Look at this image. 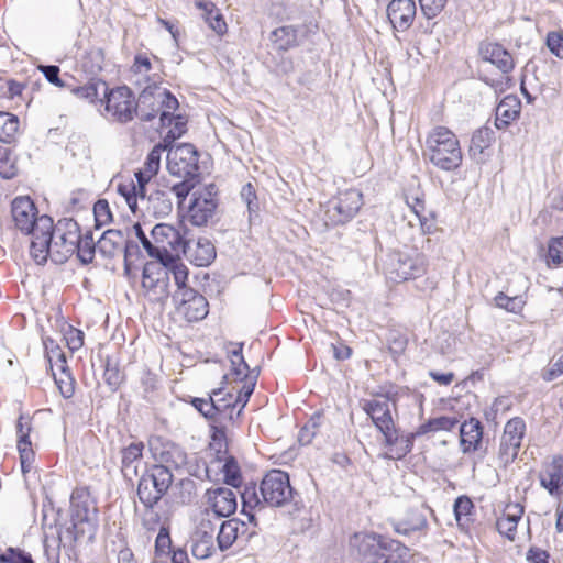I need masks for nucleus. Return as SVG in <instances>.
<instances>
[{"instance_id": "1", "label": "nucleus", "mask_w": 563, "mask_h": 563, "mask_svg": "<svg viewBox=\"0 0 563 563\" xmlns=\"http://www.w3.org/2000/svg\"><path fill=\"white\" fill-rule=\"evenodd\" d=\"M80 228L71 218H63L54 224L46 214L41 216L37 238L31 240L30 255L38 265L48 258L55 264H64L75 254L79 243Z\"/></svg>"}, {"instance_id": "2", "label": "nucleus", "mask_w": 563, "mask_h": 563, "mask_svg": "<svg viewBox=\"0 0 563 563\" xmlns=\"http://www.w3.org/2000/svg\"><path fill=\"white\" fill-rule=\"evenodd\" d=\"M351 548L365 563H408L411 551L400 541L376 533H355Z\"/></svg>"}, {"instance_id": "3", "label": "nucleus", "mask_w": 563, "mask_h": 563, "mask_svg": "<svg viewBox=\"0 0 563 563\" xmlns=\"http://www.w3.org/2000/svg\"><path fill=\"white\" fill-rule=\"evenodd\" d=\"M423 156L435 167L445 172L457 169L463 159L456 135L445 126H435L429 132Z\"/></svg>"}, {"instance_id": "4", "label": "nucleus", "mask_w": 563, "mask_h": 563, "mask_svg": "<svg viewBox=\"0 0 563 563\" xmlns=\"http://www.w3.org/2000/svg\"><path fill=\"white\" fill-rule=\"evenodd\" d=\"M71 526L58 533L59 541L65 538L70 542L87 536L93 539L98 530V509L89 493L76 489L71 494Z\"/></svg>"}, {"instance_id": "5", "label": "nucleus", "mask_w": 563, "mask_h": 563, "mask_svg": "<svg viewBox=\"0 0 563 563\" xmlns=\"http://www.w3.org/2000/svg\"><path fill=\"white\" fill-rule=\"evenodd\" d=\"M260 494L269 507H289L288 512L295 514L302 508L300 495L290 485L289 475L282 470H271L260 484Z\"/></svg>"}, {"instance_id": "6", "label": "nucleus", "mask_w": 563, "mask_h": 563, "mask_svg": "<svg viewBox=\"0 0 563 563\" xmlns=\"http://www.w3.org/2000/svg\"><path fill=\"white\" fill-rule=\"evenodd\" d=\"M428 262L423 254L394 251L387 254L384 262V274L395 283L406 282L422 276L427 272Z\"/></svg>"}, {"instance_id": "7", "label": "nucleus", "mask_w": 563, "mask_h": 563, "mask_svg": "<svg viewBox=\"0 0 563 563\" xmlns=\"http://www.w3.org/2000/svg\"><path fill=\"white\" fill-rule=\"evenodd\" d=\"M478 54L484 62L493 64L501 73V76L497 79L487 76L481 77V79L496 92H501L509 88L510 78L507 75L515 67L511 54L501 44L494 42H482L478 47Z\"/></svg>"}, {"instance_id": "8", "label": "nucleus", "mask_w": 563, "mask_h": 563, "mask_svg": "<svg viewBox=\"0 0 563 563\" xmlns=\"http://www.w3.org/2000/svg\"><path fill=\"white\" fill-rule=\"evenodd\" d=\"M219 206V190L210 183L192 191L188 207V219L192 225L203 227L216 216Z\"/></svg>"}, {"instance_id": "9", "label": "nucleus", "mask_w": 563, "mask_h": 563, "mask_svg": "<svg viewBox=\"0 0 563 563\" xmlns=\"http://www.w3.org/2000/svg\"><path fill=\"white\" fill-rule=\"evenodd\" d=\"M173 483V474L167 466L152 465L141 477L137 485L140 503H159Z\"/></svg>"}, {"instance_id": "10", "label": "nucleus", "mask_w": 563, "mask_h": 563, "mask_svg": "<svg viewBox=\"0 0 563 563\" xmlns=\"http://www.w3.org/2000/svg\"><path fill=\"white\" fill-rule=\"evenodd\" d=\"M153 258L164 262L178 257L186 249V240L173 225L166 223L156 224L152 231Z\"/></svg>"}, {"instance_id": "11", "label": "nucleus", "mask_w": 563, "mask_h": 563, "mask_svg": "<svg viewBox=\"0 0 563 563\" xmlns=\"http://www.w3.org/2000/svg\"><path fill=\"white\" fill-rule=\"evenodd\" d=\"M362 408L371 417L374 426L384 435L386 446L397 444L399 434L391 417L389 399L379 397L364 400Z\"/></svg>"}, {"instance_id": "12", "label": "nucleus", "mask_w": 563, "mask_h": 563, "mask_svg": "<svg viewBox=\"0 0 563 563\" xmlns=\"http://www.w3.org/2000/svg\"><path fill=\"white\" fill-rule=\"evenodd\" d=\"M363 206V194L357 189L341 191L328 202L325 216L333 224H344L352 220Z\"/></svg>"}, {"instance_id": "13", "label": "nucleus", "mask_w": 563, "mask_h": 563, "mask_svg": "<svg viewBox=\"0 0 563 563\" xmlns=\"http://www.w3.org/2000/svg\"><path fill=\"white\" fill-rule=\"evenodd\" d=\"M525 434L526 422L522 418L515 417L507 421L500 437L497 454L500 466L507 467L517 459Z\"/></svg>"}, {"instance_id": "14", "label": "nucleus", "mask_w": 563, "mask_h": 563, "mask_svg": "<svg viewBox=\"0 0 563 563\" xmlns=\"http://www.w3.org/2000/svg\"><path fill=\"white\" fill-rule=\"evenodd\" d=\"M167 150V169L172 176L199 178V155L192 144L183 143Z\"/></svg>"}, {"instance_id": "15", "label": "nucleus", "mask_w": 563, "mask_h": 563, "mask_svg": "<svg viewBox=\"0 0 563 563\" xmlns=\"http://www.w3.org/2000/svg\"><path fill=\"white\" fill-rule=\"evenodd\" d=\"M106 110L121 123H126L137 115V103L131 89L126 86L117 87L103 92Z\"/></svg>"}, {"instance_id": "16", "label": "nucleus", "mask_w": 563, "mask_h": 563, "mask_svg": "<svg viewBox=\"0 0 563 563\" xmlns=\"http://www.w3.org/2000/svg\"><path fill=\"white\" fill-rule=\"evenodd\" d=\"M142 287L152 301L168 298V269L163 264L146 263L142 273Z\"/></svg>"}, {"instance_id": "17", "label": "nucleus", "mask_w": 563, "mask_h": 563, "mask_svg": "<svg viewBox=\"0 0 563 563\" xmlns=\"http://www.w3.org/2000/svg\"><path fill=\"white\" fill-rule=\"evenodd\" d=\"M184 291H175L173 295L177 313L184 316L188 322L205 319L209 312L207 299L195 289Z\"/></svg>"}, {"instance_id": "18", "label": "nucleus", "mask_w": 563, "mask_h": 563, "mask_svg": "<svg viewBox=\"0 0 563 563\" xmlns=\"http://www.w3.org/2000/svg\"><path fill=\"white\" fill-rule=\"evenodd\" d=\"M11 213L15 227L23 233L31 234L32 240L37 238V209L30 197H16L11 203Z\"/></svg>"}, {"instance_id": "19", "label": "nucleus", "mask_w": 563, "mask_h": 563, "mask_svg": "<svg viewBox=\"0 0 563 563\" xmlns=\"http://www.w3.org/2000/svg\"><path fill=\"white\" fill-rule=\"evenodd\" d=\"M256 534L255 527L250 528L244 521L232 518L224 520L217 534V545L220 551L229 550L239 539L249 540Z\"/></svg>"}, {"instance_id": "20", "label": "nucleus", "mask_w": 563, "mask_h": 563, "mask_svg": "<svg viewBox=\"0 0 563 563\" xmlns=\"http://www.w3.org/2000/svg\"><path fill=\"white\" fill-rule=\"evenodd\" d=\"M214 527L209 519H202L191 536V553L196 559L205 560L213 555Z\"/></svg>"}, {"instance_id": "21", "label": "nucleus", "mask_w": 563, "mask_h": 563, "mask_svg": "<svg viewBox=\"0 0 563 563\" xmlns=\"http://www.w3.org/2000/svg\"><path fill=\"white\" fill-rule=\"evenodd\" d=\"M206 498L208 507L218 517H229L238 508L236 493L228 487L209 488Z\"/></svg>"}, {"instance_id": "22", "label": "nucleus", "mask_w": 563, "mask_h": 563, "mask_svg": "<svg viewBox=\"0 0 563 563\" xmlns=\"http://www.w3.org/2000/svg\"><path fill=\"white\" fill-rule=\"evenodd\" d=\"M416 12L413 0H391L387 7L388 20L398 32H405L412 25Z\"/></svg>"}, {"instance_id": "23", "label": "nucleus", "mask_w": 563, "mask_h": 563, "mask_svg": "<svg viewBox=\"0 0 563 563\" xmlns=\"http://www.w3.org/2000/svg\"><path fill=\"white\" fill-rule=\"evenodd\" d=\"M212 402H214L217 423L222 424L224 421L234 422L236 418L238 405L235 394L224 387L213 389L211 393Z\"/></svg>"}, {"instance_id": "24", "label": "nucleus", "mask_w": 563, "mask_h": 563, "mask_svg": "<svg viewBox=\"0 0 563 563\" xmlns=\"http://www.w3.org/2000/svg\"><path fill=\"white\" fill-rule=\"evenodd\" d=\"M428 514H433V511L426 505H421L417 508H410L402 519L394 523V530L397 533L405 536L412 532H422L426 534L428 529Z\"/></svg>"}, {"instance_id": "25", "label": "nucleus", "mask_w": 563, "mask_h": 563, "mask_svg": "<svg viewBox=\"0 0 563 563\" xmlns=\"http://www.w3.org/2000/svg\"><path fill=\"white\" fill-rule=\"evenodd\" d=\"M540 485L549 492L551 496H558L563 486V456L555 455L544 464L539 475Z\"/></svg>"}, {"instance_id": "26", "label": "nucleus", "mask_w": 563, "mask_h": 563, "mask_svg": "<svg viewBox=\"0 0 563 563\" xmlns=\"http://www.w3.org/2000/svg\"><path fill=\"white\" fill-rule=\"evenodd\" d=\"M181 253L198 267L208 266L216 258V247L207 238H199L194 245L186 241V249Z\"/></svg>"}, {"instance_id": "27", "label": "nucleus", "mask_w": 563, "mask_h": 563, "mask_svg": "<svg viewBox=\"0 0 563 563\" xmlns=\"http://www.w3.org/2000/svg\"><path fill=\"white\" fill-rule=\"evenodd\" d=\"M161 90L159 86H147L139 96L137 103V115L144 122H150L161 111V100L157 98V91Z\"/></svg>"}, {"instance_id": "28", "label": "nucleus", "mask_w": 563, "mask_h": 563, "mask_svg": "<svg viewBox=\"0 0 563 563\" xmlns=\"http://www.w3.org/2000/svg\"><path fill=\"white\" fill-rule=\"evenodd\" d=\"M124 245L125 233L115 229L104 231L96 243L97 252L107 258L121 254Z\"/></svg>"}, {"instance_id": "29", "label": "nucleus", "mask_w": 563, "mask_h": 563, "mask_svg": "<svg viewBox=\"0 0 563 563\" xmlns=\"http://www.w3.org/2000/svg\"><path fill=\"white\" fill-rule=\"evenodd\" d=\"M461 448L463 453L478 450L483 439V426L476 418H470L460 427Z\"/></svg>"}, {"instance_id": "30", "label": "nucleus", "mask_w": 563, "mask_h": 563, "mask_svg": "<svg viewBox=\"0 0 563 563\" xmlns=\"http://www.w3.org/2000/svg\"><path fill=\"white\" fill-rule=\"evenodd\" d=\"M525 512V507L519 503H509L504 509L503 516L497 520V529L500 534L509 540H515L517 526Z\"/></svg>"}, {"instance_id": "31", "label": "nucleus", "mask_w": 563, "mask_h": 563, "mask_svg": "<svg viewBox=\"0 0 563 563\" xmlns=\"http://www.w3.org/2000/svg\"><path fill=\"white\" fill-rule=\"evenodd\" d=\"M143 442H133L121 451V471L125 478L132 479L137 475L139 465L143 459Z\"/></svg>"}, {"instance_id": "32", "label": "nucleus", "mask_w": 563, "mask_h": 563, "mask_svg": "<svg viewBox=\"0 0 563 563\" xmlns=\"http://www.w3.org/2000/svg\"><path fill=\"white\" fill-rule=\"evenodd\" d=\"M521 102L514 96H506L496 107L495 125L497 129L508 126L520 113Z\"/></svg>"}, {"instance_id": "33", "label": "nucleus", "mask_w": 563, "mask_h": 563, "mask_svg": "<svg viewBox=\"0 0 563 563\" xmlns=\"http://www.w3.org/2000/svg\"><path fill=\"white\" fill-rule=\"evenodd\" d=\"M195 4L202 11V18L211 30H213L218 35H223L227 32L228 26L225 20L213 2L208 0H196Z\"/></svg>"}, {"instance_id": "34", "label": "nucleus", "mask_w": 563, "mask_h": 563, "mask_svg": "<svg viewBox=\"0 0 563 563\" xmlns=\"http://www.w3.org/2000/svg\"><path fill=\"white\" fill-rule=\"evenodd\" d=\"M173 210V200L167 189H156L147 197V211L156 218L168 216Z\"/></svg>"}, {"instance_id": "35", "label": "nucleus", "mask_w": 563, "mask_h": 563, "mask_svg": "<svg viewBox=\"0 0 563 563\" xmlns=\"http://www.w3.org/2000/svg\"><path fill=\"white\" fill-rule=\"evenodd\" d=\"M57 367L59 374L53 373L55 384L64 398H70L75 391V379L66 365L65 355L62 353L58 355Z\"/></svg>"}, {"instance_id": "36", "label": "nucleus", "mask_w": 563, "mask_h": 563, "mask_svg": "<svg viewBox=\"0 0 563 563\" xmlns=\"http://www.w3.org/2000/svg\"><path fill=\"white\" fill-rule=\"evenodd\" d=\"M164 265L166 269H168V277L172 275L175 285L177 286L176 291H183L184 290H194L191 287H188L187 280H188V267L179 262L177 257L166 260L164 262H159Z\"/></svg>"}, {"instance_id": "37", "label": "nucleus", "mask_w": 563, "mask_h": 563, "mask_svg": "<svg viewBox=\"0 0 563 563\" xmlns=\"http://www.w3.org/2000/svg\"><path fill=\"white\" fill-rule=\"evenodd\" d=\"M297 38L298 29L292 25L277 27L271 33V40L279 51H288L289 48L297 46Z\"/></svg>"}, {"instance_id": "38", "label": "nucleus", "mask_w": 563, "mask_h": 563, "mask_svg": "<svg viewBox=\"0 0 563 563\" xmlns=\"http://www.w3.org/2000/svg\"><path fill=\"white\" fill-rule=\"evenodd\" d=\"M242 499V514L247 517L250 523L254 527L257 526V520L255 515L252 512L256 507L263 508L265 503L263 498H260L255 486L245 487V489L241 493Z\"/></svg>"}, {"instance_id": "39", "label": "nucleus", "mask_w": 563, "mask_h": 563, "mask_svg": "<svg viewBox=\"0 0 563 563\" xmlns=\"http://www.w3.org/2000/svg\"><path fill=\"white\" fill-rule=\"evenodd\" d=\"M159 455L161 462L164 463L162 465L167 466L169 471L172 467L178 470L188 463L187 453L174 443L166 444Z\"/></svg>"}, {"instance_id": "40", "label": "nucleus", "mask_w": 563, "mask_h": 563, "mask_svg": "<svg viewBox=\"0 0 563 563\" xmlns=\"http://www.w3.org/2000/svg\"><path fill=\"white\" fill-rule=\"evenodd\" d=\"M173 550L169 528L166 526L159 527L158 534L155 539L154 561L158 563H168Z\"/></svg>"}, {"instance_id": "41", "label": "nucleus", "mask_w": 563, "mask_h": 563, "mask_svg": "<svg viewBox=\"0 0 563 563\" xmlns=\"http://www.w3.org/2000/svg\"><path fill=\"white\" fill-rule=\"evenodd\" d=\"M459 424L455 417L441 416L429 419L427 422L419 426L416 434L422 435L435 431H451Z\"/></svg>"}, {"instance_id": "42", "label": "nucleus", "mask_w": 563, "mask_h": 563, "mask_svg": "<svg viewBox=\"0 0 563 563\" xmlns=\"http://www.w3.org/2000/svg\"><path fill=\"white\" fill-rule=\"evenodd\" d=\"M143 505V509L140 512V519L142 527L150 532H154L157 529L159 530L162 515L157 509L158 503H141Z\"/></svg>"}, {"instance_id": "43", "label": "nucleus", "mask_w": 563, "mask_h": 563, "mask_svg": "<svg viewBox=\"0 0 563 563\" xmlns=\"http://www.w3.org/2000/svg\"><path fill=\"white\" fill-rule=\"evenodd\" d=\"M494 140V131L484 126L476 130L471 139L470 153L472 156L481 155L484 150L489 147Z\"/></svg>"}, {"instance_id": "44", "label": "nucleus", "mask_w": 563, "mask_h": 563, "mask_svg": "<svg viewBox=\"0 0 563 563\" xmlns=\"http://www.w3.org/2000/svg\"><path fill=\"white\" fill-rule=\"evenodd\" d=\"M19 130V119L9 112H0V142L11 143Z\"/></svg>"}, {"instance_id": "45", "label": "nucleus", "mask_w": 563, "mask_h": 563, "mask_svg": "<svg viewBox=\"0 0 563 563\" xmlns=\"http://www.w3.org/2000/svg\"><path fill=\"white\" fill-rule=\"evenodd\" d=\"M100 89H102L103 92H106L108 90L107 84L101 80H97V81L92 80L84 86L73 87L70 89V91L76 98L82 99V100H86V101L92 103L99 97Z\"/></svg>"}, {"instance_id": "46", "label": "nucleus", "mask_w": 563, "mask_h": 563, "mask_svg": "<svg viewBox=\"0 0 563 563\" xmlns=\"http://www.w3.org/2000/svg\"><path fill=\"white\" fill-rule=\"evenodd\" d=\"M76 254L82 264L92 262L95 253L97 252L96 243L93 241L92 232L87 231L85 234H79V243H77Z\"/></svg>"}, {"instance_id": "47", "label": "nucleus", "mask_w": 563, "mask_h": 563, "mask_svg": "<svg viewBox=\"0 0 563 563\" xmlns=\"http://www.w3.org/2000/svg\"><path fill=\"white\" fill-rule=\"evenodd\" d=\"M232 350H229L230 362L233 374L239 378L243 379L247 376L249 365L246 364L243 354V343H230Z\"/></svg>"}, {"instance_id": "48", "label": "nucleus", "mask_w": 563, "mask_h": 563, "mask_svg": "<svg viewBox=\"0 0 563 563\" xmlns=\"http://www.w3.org/2000/svg\"><path fill=\"white\" fill-rule=\"evenodd\" d=\"M157 91V98L161 100L159 120L162 125H166L167 119L173 115L170 111H175L179 103L174 95L170 93L166 88H162Z\"/></svg>"}, {"instance_id": "49", "label": "nucleus", "mask_w": 563, "mask_h": 563, "mask_svg": "<svg viewBox=\"0 0 563 563\" xmlns=\"http://www.w3.org/2000/svg\"><path fill=\"white\" fill-rule=\"evenodd\" d=\"M473 510L474 504L468 496L462 495L455 499L453 505V511L455 520L460 526L468 523L471 521L470 517Z\"/></svg>"}, {"instance_id": "50", "label": "nucleus", "mask_w": 563, "mask_h": 563, "mask_svg": "<svg viewBox=\"0 0 563 563\" xmlns=\"http://www.w3.org/2000/svg\"><path fill=\"white\" fill-rule=\"evenodd\" d=\"M221 471L223 472L225 484L234 488L240 487L242 482L241 472L236 461L232 456L224 460Z\"/></svg>"}, {"instance_id": "51", "label": "nucleus", "mask_w": 563, "mask_h": 563, "mask_svg": "<svg viewBox=\"0 0 563 563\" xmlns=\"http://www.w3.org/2000/svg\"><path fill=\"white\" fill-rule=\"evenodd\" d=\"M172 124L174 126L169 129V131L167 132V134L164 136V140H163V142L168 144V146H170L175 140L179 139L186 132L187 121L180 114H177V115L173 114L172 117H169L167 119V122H166V125H172Z\"/></svg>"}, {"instance_id": "52", "label": "nucleus", "mask_w": 563, "mask_h": 563, "mask_svg": "<svg viewBox=\"0 0 563 563\" xmlns=\"http://www.w3.org/2000/svg\"><path fill=\"white\" fill-rule=\"evenodd\" d=\"M197 497V485L190 478H183L177 484L176 499L183 505L191 504Z\"/></svg>"}, {"instance_id": "53", "label": "nucleus", "mask_w": 563, "mask_h": 563, "mask_svg": "<svg viewBox=\"0 0 563 563\" xmlns=\"http://www.w3.org/2000/svg\"><path fill=\"white\" fill-rule=\"evenodd\" d=\"M168 144L159 143L155 145L151 152L147 154V157L143 164V169L147 170L150 174L156 175L161 167V157L164 151L168 148Z\"/></svg>"}, {"instance_id": "54", "label": "nucleus", "mask_w": 563, "mask_h": 563, "mask_svg": "<svg viewBox=\"0 0 563 563\" xmlns=\"http://www.w3.org/2000/svg\"><path fill=\"white\" fill-rule=\"evenodd\" d=\"M117 191L124 198L130 210L135 213L137 210V198L140 197L136 185L133 181L121 183L118 185Z\"/></svg>"}, {"instance_id": "55", "label": "nucleus", "mask_w": 563, "mask_h": 563, "mask_svg": "<svg viewBox=\"0 0 563 563\" xmlns=\"http://www.w3.org/2000/svg\"><path fill=\"white\" fill-rule=\"evenodd\" d=\"M190 404L206 419L217 423L216 411H214L216 407H214V402H212V398H211V394L210 393L207 395V397H194V398H191Z\"/></svg>"}, {"instance_id": "56", "label": "nucleus", "mask_w": 563, "mask_h": 563, "mask_svg": "<svg viewBox=\"0 0 563 563\" xmlns=\"http://www.w3.org/2000/svg\"><path fill=\"white\" fill-rule=\"evenodd\" d=\"M181 180L173 184L167 190L174 194L179 202H183L198 183L197 177H180Z\"/></svg>"}, {"instance_id": "57", "label": "nucleus", "mask_w": 563, "mask_h": 563, "mask_svg": "<svg viewBox=\"0 0 563 563\" xmlns=\"http://www.w3.org/2000/svg\"><path fill=\"white\" fill-rule=\"evenodd\" d=\"M0 563H34V560L29 552L10 547L0 554Z\"/></svg>"}, {"instance_id": "58", "label": "nucleus", "mask_w": 563, "mask_h": 563, "mask_svg": "<svg viewBox=\"0 0 563 563\" xmlns=\"http://www.w3.org/2000/svg\"><path fill=\"white\" fill-rule=\"evenodd\" d=\"M93 214L96 225L101 227L109 223L112 220V213L109 203L104 199H99L93 206Z\"/></svg>"}, {"instance_id": "59", "label": "nucleus", "mask_w": 563, "mask_h": 563, "mask_svg": "<svg viewBox=\"0 0 563 563\" xmlns=\"http://www.w3.org/2000/svg\"><path fill=\"white\" fill-rule=\"evenodd\" d=\"M495 303L497 307L503 308L509 312H518L523 305V301L520 297H508L504 292H499L495 297Z\"/></svg>"}, {"instance_id": "60", "label": "nucleus", "mask_w": 563, "mask_h": 563, "mask_svg": "<svg viewBox=\"0 0 563 563\" xmlns=\"http://www.w3.org/2000/svg\"><path fill=\"white\" fill-rule=\"evenodd\" d=\"M16 175L14 164L10 162V150L0 146V176L4 179H11Z\"/></svg>"}, {"instance_id": "61", "label": "nucleus", "mask_w": 563, "mask_h": 563, "mask_svg": "<svg viewBox=\"0 0 563 563\" xmlns=\"http://www.w3.org/2000/svg\"><path fill=\"white\" fill-rule=\"evenodd\" d=\"M548 264H561L563 262V235L552 238L548 244Z\"/></svg>"}, {"instance_id": "62", "label": "nucleus", "mask_w": 563, "mask_h": 563, "mask_svg": "<svg viewBox=\"0 0 563 563\" xmlns=\"http://www.w3.org/2000/svg\"><path fill=\"white\" fill-rule=\"evenodd\" d=\"M387 341L390 353L397 356L405 352L408 344L407 338L397 331L390 332Z\"/></svg>"}, {"instance_id": "63", "label": "nucleus", "mask_w": 563, "mask_h": 563, "mask_svg": "<svg viewBox=\"0 0 563 563\" xmlns=\"http://www.w3.org/2000/svg\"><path fill=\"white\" fill-rule=\"evenodd\" d=\"M448 0H419L422 13L427 19L437 16L444 8Z\"/></svg>"}, {"instance_id": "64", "label": "nucleus", "mask_w": 563, "mask_h": 563, "mask_svg": "<svg viewBox=\"0 0 563 563\" xmlns=\"http://www.w3.org/2000/svg\"><path fill=\"white\" fill-rule=\"evenodd\" d=\"M547 46L550 52L563 59V35L560 33L551 32L547 37Z\"/></svg>"}]
</instances>
